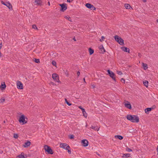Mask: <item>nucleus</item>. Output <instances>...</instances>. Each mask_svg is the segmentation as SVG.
<instances>
[{
	"mask_svg": "<svg viewBox=\"0 0 158 158\" xmlns=\"http://www.w3.org/2000/svg\"><path fill=\"white\" fill-rule=\"evenodd\" d=\"M67 146H69L66 143H60V147L61 148H62L63 149H65Z\"/></svg>",
	"mask_w": 158,
	"mask_h": 158,
	"instance_id": "nucleus-13",
	"label": "nucleus"
},
{
	"mask_svg": "<svg viewBox=\"0 0 158 158\" xmlns=\"http://www.w3.org/2000/svg\"><path fill=\"white\" fill-rule=\"evenodd\" d=\"M130 155V154L129 153H127L124 154L123 156H122V157L123 158H124L125 157L127 158V157H129Z\"/></svg>",
	"mask_w": 158,
	"mask_h": 158,
	"instance_id": "nucleus-26",
	"label": "nucleus"
},
{
	"mask_svg": "<svg viewBox=\"0 0 158 158\" xmlns=\"http://www.w3.org/2000/svg\"><path fill=\"white\" fill-rule=\"evenodd\" d=\"M142 65L144 69V70L147 69L148 68V67H147V64H146L144 63H142Z\"/></svg>",
	"mask_w": 158,
	"mask_h": 158,
	"instance_id": "nucleus-23",
	"label": "nucleus"
},
{
	"mask_svg": "<svg viewBox=\"0 0 158 158\" xmlns=\"http://www.w3.org/2000/svg\"><path fill=\"white\" fill-rule=\"evenodd\" d=\"M65 102L69 106H70L72 105V104L71 103H69L67 100V99L66 98H65Z\"/></svg>",
	"mask_w": 158,
	"mask_h": 158,
	"instance_id": "nucleus-29",
	"label": "nucleus"
},
{
	"mask_svg": "<svg viewBox=\"0 0 158 158\" xmlns=\"http://www.w3.org/2000/svg\"><path fill=\"white\" fill-rule=\"evenodd\" d=\"M3 122L5 123V121H4Z\"/></svg>",
	"mask_w": 158,
	"mask_h": 158,
	"instance_id": "nucleus-58",
	"label": "nucleus"
},
{
	"mask_svg": "<svg viewBox=\"0 0 158 158\" xmlns=\"http://www.w3.org/2000/svg\"><path fill=\"white\" fill-rule=\"evenodd\" d=\"M65 74L67 77L69 76V74L68 73H65Z\"/></svg>",
	"mask_w": 158,
	"mask_h": 158,
	"instance_id": "nucleus-49",
	"label": "nucleus"
},
{
	"mask_svg": "<svg viewBox=\"0 0 158 158\" xmlns=\"http://www.w3.org/2000/svg\"><path fill=\"white\" fill-rule=\"evenodd\" d=\"M156 106L155 105H153L152 106V107H151V108L152 109V110L155 108Z\"/></svg>",
	"mask_w": 158,
	"mask_h": 158,
	"instance_id": "nucleus-44",
	"label": "nucleus"
},
{
	"mask_svg": "<svg viewBox=\"0 0 158 158\" xmlns=\"http://www.w3.org/2000/svg\"><path fill=\"white\" fill-rule=\"evenodd\" d=\"M104 39H105V37L103 36H102V40L100 39V41L102 42V41L104 40Z\"/></svg>",
	"mask_w": 158,
	"mask_h": 158,
	"instance_id": "nucleus-42",
	"label": "nucleus"
},
{
	"mask_svg": "<svg viewBox=\"0 0 158 158\" xmlns=\"http://www.w3.org/2000/svg\"><path fill=\"white\" fill-rule=\"evenodd\" d=\"M144 2H146L147 1V0H142Z\"/></svg>",
	"mask_w": 158,
	"mask_h": 158,
	"instance_id": "nucleus-51",
	"label": "nucleus"
},
{
	"mask_svg": "<svg viewBox=\"0 0 158 158\" xmlns=\"http://www.w3.org/2000/svg\"><path fill=\"white\" fill-rule=\"evenodd\" d=\"M67 1L68 2H70V0H67Z\"/></svg>",
	"mask_w": 158,
	"mask_h": 158,
	"instance_id": "nucleus-54",
	"label": "nucleus"
},
{
	"mask_svg": "<svg viewBox=\"0 0 158 158\" xmlns=\"http://www.w3.org/2000/svg\"><path fill=\"white\" fill-rule=\"evenodd\" d=\"M44 149L45 152H47L48 154H53V151L50 146L47 145H45Z\"/></svg>",
	"mask_w": 158,
	"mask_h": 158,
	"instance_id": "nucleus-3",
	"label": "nucleus"
},
{
	"mask_svg": "<svg viewBox=\"0 0 158 158\" xmlns=\"http://www.w3.org/2000/svg\"><path fill=\"white\" fill-rule=\"evenodd\" d=\"M5 101V99L4 98H2L0 99V103H2L4 102Z\"/></svg>",
	"mask_w": 158,
	"mask_h": 158,
	"instance_id": "nucleus-32",
	"label": "nucleus"
},
{
	"mask_svg": "<svg viewBox=\"0 0 158 158\" xmlns=\"http://www.w3.org/2000/svg\"><path fill=\"white\" fill-rule=\"evenodd\" d=\"M2 44L1 43L0 44V49H1V48H2Z\"/></svg>",
	"mask_w": 158,
	"mask_h": 158,
	"instance_id": "nucleus-47",
	"label": "nucleus"
},
{
	"mask_svg": "<svg viewBox=\"0 0 158 158\" xmlns=\"http://www.w3.org/2000/svg\"><path fill=\"white\" fill-rule=\"evenodd\" d=\"M35 61L36 63H40V60L38 59H35Z\"/></svg>",
	"mask_w": 158,
	"mask_h": 158,
	"instance_id": "nucleus-34",
	"label": "nucleus"
},
{
	"mask_svg": "<svg viewBox=\"0 0 158 158\" xmlns=\"http://www.w3.org/2000/svg\"><path fill=\"white\" fill-rule=\"evenodd\" d=\"M83 80L84 83L86 84V82H85V78H83Z\"/></svg>",
	"mask_w": 158,
	"mask_h": 158,
	"instance_id": "nucleus-48",
	"label": "nucleus"
},
{
	"mask_svg": "<svg viewBox=\"0 0 158 158\" xmlns=\"http://www.w3.org/2000/svg\"><path fill=\"white\" fill-rule=\"evenodd\" d=\"M99 48L101 49V51H102V52L103 53L105 52V50L104 48L103 45H101L100 46V47Z\"/></svg>",
	"mask_w": 158,
	"mask_h": 158,
	"instance_id": "nucleus-17",
	"label": "nucleus"
},
{
	"mask_svg": "<svg viewBox=\"0 0 158 158\" xmlns=\"http://www.w3.org/2000/svg\"><path fill=\"white\" fill-rule=\"evenodd\" d=\"M143 84L144 85L147 87L148 86V82L147 81H143Z\"/></svg>",
	"mask_w": 158,
	"mask_h": 158,
	"instance_id": "nucleus-25",
	"label": "nucleus"
},
{
	"mask_svg": "<svg viewBox=\"0 0 158 158\" xmlns=\"http://www.w3.org/2000/svg\"><path fill=\"white\" fill-rule=\"evenodd\" d=\"M107 71L110 76L112 78L114 81H116V80L115 77V75L114 73L109 69L107 70Z\"/></svg>",
	"mask_w": 158,
	"mask_h": 158,
	"instance_id": "nucleus-6",
	"label": "nucleus"
},
{
	"mask_svg": "<svg viewBox=\"0 0 158 158\" xmlns=\"http://www.w3.org/2000/svg\"><path fill=\"white\" fill-rule=\"evenodd\" d=\"M17 87L19 89H23V84L21 82L18 81L17 83Z\"/></svg>",
	"mask_w": 158,
	"mask_h": 158,
	"instance_id": "nucleus-11",
	"label": "nucleus"
},
{
	"mask_svg": "<svg viewBox=\"0 0 158 158\" xmlns=\"http://www.w3.org/2000/svg\"><path fill=\"white\" fill-rule=\"evenodd\" d=\"M152 110V109L151 108H147L145 109V112L146 114H148V112L150 111H151Z\"/></svg>",
	"mask_w": 158,
	"mask_h": 158,
	"instance_id": "nucleus-18",
	"label": "nucleus"
},
{
	"mask_svg": "<svg viewBox=\"0 0 158 158\" xmlns=\"http://www.w3.org/2000/svg\"><path fill=\"white\" fill-rule=\"evenodd\" d=\"M69 138L70 139H73L74 138V135H70L69 136Z\"/></svg>",
	"mask_w": 158,
	"mask_h": 158,
	"instance_id": "nucleus-39",
	"label": "nucleus"
},
{
	"mask_svg": "<svg viewBox=\"0 0 158 158\" xmlns=\"http://www.w3.org/2000/svg\"><path fill=\"white\" fill-rule=\"evenodd\" d=\"M96 154H97V155H98V156H100V154H99L98 153V152H96Z\"/></svg>",
	"mask_w": 158,
	"mask_h": 158,
	"instance_id": "nucleus-53",
	"label": "nucleus"
},
{
	"mask_svg": "<svg viewBox=\"0 0 158 158\" xmlns=\"http://www.w3.org/2000/svg\"><path fill=\"white\" fill-rule=\"evenodd\" d=\"M49 84L50 85H55V84H54V83L53 82H51L50 83H49Z\"/></svg>",
	"mask_w": 158,
	"mask_h": 158,
	"instance_id": "nucleus-45",
	"label": "nucleus"
},
{
	"mask_svg": "<svg viewBox=\"0 0 158 158\" xmlns=\"http://www.w3.org/2000/svg\"><path fill=\"white\" fill-rule=\"evenodd\" d=\"M91 86L92 87V88L93 89H94L95 87V85L94 84L91 85Z\"/></svg>",
	"mask_w": 158,
	"mask_h": 158,
	"instance_id": "nucleus-41",
	"label": "nucleus"
},
{
	"mask_svg": "<svg viewBox=\"0 0 158 158\" xmlns=\"http://www.w3.org/2000/svg\"><path fill=\"white\" fill-rule=\"evenodd\" d=\"M87 126H88V125L87 124H86V127H87Z\"/></svg>",
	"mask_w": 158,
	"mask_h": 158,
	"instance_id": "nucleus-57",
	"label": "nucleus"
},
{
	"mask_svg": "<svg viewBox=\"0 0 158 158\" xmlns=\"http://www.w3.org/2000/svg\"><path fill=\"white\" fill-rule=\"evenodd\" d=\"M117 73L118 75H121L123 74L122 73L121 71H117Z\"/></svg>",
	"mask_w": 158,
	"mask_h": 158,
	"instance_id": "nucleus-40",
	"label": "nucleus"
},
{
	"mask_svg": "<svg viewBox=\"0 0 158 158\" xmlns=\"http://www.w3.org/2000/svg\"><path fill=\"white\" fill-rule=\"evenodd\" d=\"M127 118L133 123H138L139 121V117L136 115H127Z\"/></svg>",
	"mask_w": 158,
	"mask_h": 158,
	"instance_id": "nucleus-1",
	"label": "nucleus"
},
{
	"mask_svg": "<svg viewBox=\"0 0 158 158\" xmlns=\"http://www.w3.org/2000/svg\"><path fill=\"white\" fill-rule=\"evenodd\" d=\"M64 18L68 20L70 22H72V19H71L70 17L68 16H65L64 17Z\"/></svg>",
	"mask_w": 158,
	"mask_h": 158,
	"instance_id": "nucleus-28",
	"label": "nucleus"
},
{
	"mask_svg": "<svg viewBox=\"0 0 158 158\" xmlns=\"http://www.w3.org/2000/svg\"><path fill=\"white\" fill-rule=\"evenodd\" d=\"M27 118H26L23 114H22L19 118V122L20 123H22L23 124L26 123L27 122Z\"/></svg>",
	"mask_w": 158,
	"mask_h": 158,
	"instance_id": "nucleus-4",
	"label": "nucleus"
},
{
	"mask_svg": "<svg viewBox=\"0 0 158 158\" xmlns=\"http://www.w3.org/2000/svg\"><path fill=\"white\" fill-rule=\"evenodd\" d=\"M121 81L125 83V80L124 78H122L121 80Z\"/></svg>",
	"mask_w": 158,
	"mask_h": 158,
	"instance_id": "nucleus-43",
	"label": "nucleus"
},
{
	"mask_svg": "<svg viewBox=\"0 0 158 158\" xmlns=\"http://www.w3.org/2000/svg\"><path fill=\"white\" fill-rule=\"evenodd\" d=\"M82 143L84 147H86L88 145V142L86 139H83L82 141Z\"/></svg>",
	"mask_w": 158,
	"mask_h": 158,
	"instance_id": "nucleus-12",
	"label": "nucleus"
},
{
	"mask_svg": "<svg viewBox=\"0 0 158 158\" xmlns=\"http://www.w3.org/2000/svg\"><path fill=\"white\" fill-rule=\"evenodd\" d=\"M115 138H118L120 140H122L123 139V137L119 135H116L115 136Z\"/></svg>",
	"mask_w": 158,
	"mask_h": 158,
	"instance_id": "nucleus-21",
	"label": "nucleus"
},
{
	"mask_svg": "<svg viewBox=\"0 0 158 158\" xmlns=\"http://www.w3.org/2000/svg\"><path fill=\"white\" fill-rule=\"evenodd\" d=\"M90 128H91L92 129L95 130V131H96L97 130L98 131V127H96L93 126H91V127H90Z\"/></svg>",
	"mask_w": 158,
	"mask_h": 158,
	"instance_id": "nucleus-31",
	"label": "nucleus"
},
{
	"mask_svg": "<svg viewBox=\"0 0 158 158\" xmlns=\"http://www.w3.org/2000/svg\"><path fill=\"white\" fill-rule=\"evenodd\" d=\"M115 40L117 41L118 43L122 45H124V40L121 38L118 35H116L114 37Z\"/></svg>",
	"mask_w": 158,
	"mask_h": 158,
	"instance_id": "nucleus-2",
	"label": "nucleus"
},
{
	"mask_svg": "<svg viewBox=\"0 0 158 158\" xmlns=\"http://www.w3.org/2000/svg\"><path fill=\"white\" fill-rule=\"evenodd\" d=\"M85 6L88 8L89 9L91 10H95L96 8L94 6L92 5L87 3L85 4Z\"/></svg>",
	"mask_w": 158,
	"mask_h": 158,
	"instance_id": "nucleus-9",
	"label": "nucleus"
},
{
	"mask_svg": "<svg viewBox=\"0 0 158 158\" xmlns=\"http://www.w3.org/2000/svg\"><path fill=\"white\" fill-rule=\"evenodd\" d=\"M157 151L158 152V146L157 148Z\"/></svg>",
	"mask_w": 158,
	"mask_h": 158,
	"instance_id": "nucleus-55",
	"label": "nucleus"
},
{
	"mask_svg": "<svg viewBox=\"0 0 158 158\" xmlns=\"http://www.w3.org/2000/svg\"><path fill=\"white\" fill-rule=\"evenodd\" d=\"M32 28L34 29L38 30V28L36 27V26L35 24H34L32 25Z\"/></svg>",
	"mask_w": 158,
	"mask_h": 158,
	"instance_id": "nucleus-33",
	"label": "nucleus"
},
{
	"mask_svg": "<svg viewBox=\"0 0 158 158\" xmlns=\"http://www.w3.org/2000/svg\"><path fill=\"white\" fill-rule=\"evenodd\" d=\"M6 87V85L5 83H4V84H2L1 86H0V88L2 90L4 89H5Z\"/></svg>",
	"mask_w": 158,
	"mask_h": 158,
	"instance_id": "nucleus-20",
	"label": "nucleus"
},
{
	"mask_svg": "<svg viewBox=\"0 0 158 158\" xmlns=\"http://www.w3.org/2000/svg\"><path fill=\"white\" fill-rule=\"evenodd\" d=\"M77 74L78 76V77L80 75V72L79 71H78L77 73Z\"/></svg>",
	"mask_w": 158,
	"mask_h": 158,
	"instance_id": "nucleus-46",
	"label": "nucleus"
},
{
	"mask_svg": "<svg viewBox=\"0 0 158 158\" xmlns=\"http://www.w3.org/2000/svg\"><path fill=\"white\" fill-rule=\"evenodd\" d=\"M89 51L90 55L94 53V50L90 48H89Z\"/></svg>",
	"mask_w": 158,
	"mask_h": 158,
	"instance_id": "nucleus-22",
	"label": "nucleus"
},
{
	"mask_svg": "<svg viewBox=\"0 0 158 158\" xmlns=\"http://www.w3.org/2000/svg\"><path fill=\"white\" fill-rule=\"evenodd\" d=\"M18 135L16 134H14V137L15 139H17L18 138Z\"/></svg>",
	"mask_w": 158,
	"mask_h": 158,
	"instance_id": "nucleus-35",
	"label": "nucleus"
},
{
	"mask_svg": "<svg viewBox=\"0 0 158 158\" xmlns=\"http://www.w3.org/2000/svg\"><path fill=\"white\" fill-rule=\"evenodd\" d=\"M52 64L56 66V62L55 61H54V60H53L52 62Z\"/></svg>",
	"mask_w": 158,
	"mask_h": 158,
	"instance_id": "nucleus-36",
	"label": "nucleus"
},
{
	"mask_svg": "<svg viewBox=\"0 0 158 158\" xmlns=\"http://www.w3.org/2000/svg\"><path fill=\"white\" fill-rule=\"evenodd\" d=\"M71 1H73V0H71Z\"/></svg>",
	"mask_w": 158,
	"mask_h": 158,
	"instance_id": "nucleus-59",
	"label": "nucleus"
},
{
	"mask_svg": "<svg viewBox=\"0 0 158 158\" xmlns=\"http://www.w3.org/2000/svg\"><path fill=\"white\" fill-rule=\"evenodd\" d=\"M31 144V143L29 141H27V142H25L24 143V144L23 145V146L24 148H27L30 146Z\"/></svg>",
	"mask_w": 158,
	"mask_h": 158,
	"instance_id": "nucleus-15",
	"label": "nucleus"
},
{
	"mask_svg": "<svg viewBox=\"0 0 158 158\" xmlns=\"http://www.w3.org/2000/svg\"><path fill=\"white\" fill-rule=\"evenodd\" d=\"M70 148V147L69 146H67V147L66 148V150H68V153L69 154H70L71 153V151L70 150H69V149Z\"/></svg>",
	"mask_w": 158,
	"mask_h": 158,
	"instance_id": "nucleus-24",
	"label": "nucleus"
},
{
	"mask_svg": "<svg viewBox=\"0 0 158 158\" xmlns=\"http://www.w3.org/2000/svg\"><path fill=\"white\" fill-rule=\"evenodd\" d=\"M126 150L128 152H131L132 151V150L131 149L128 148H126Z\"/></svg>",
	"mask_w": 158,
	"mask_h": 158,
	"instance_id": "nucleus-37",
	"label": "nucleus"
},
{
	"mask_svg": "<svg viewBox=\"0 0 158 158\" xmlns=\"http://www.w3.org/2000/svg\"><path fill=\"white\" fill-rule=\"evenodd\" d=\"M82 113H83V116L86 118L87 117V114L86 111H85V110L84 111H83Z\"/></svg>",
	"mask_w": 158,
	"mask_h": 158,
	"instance_id": "nucleus-30",
	"label": "nucleus"
},
{
	"mask_svg": "<svg viewBox=\"0 0 158 158\" xmlns=\"http://www.w3.org/2000/svg\"><path fill=\"white\" fill-rule=\"evenodd\" d=\"M78 107L82 111H84L85 110V109L83 108L81 106H79Z\"/></svg>",
	"mask_w": 158,
	"mask_h": 158,
	"instance_id": "nucleus-38",
	"label": "nucleus"
},
{
	"mask_svg": "<svg viewBox=\"0 0 158 158\" xmlns=\"http://www.w3.org/2000/svg\"><path fill=\"white\" fill-rule=\"evenodd\" d=\"M59 6H61V9L60 10L64 12L67 9V7L66 6V4L64 3L62 4H59Z\"/></svg>",
	"mask_w": 158,
	"mask_h": 158,
	"instance_id": "nucleus-8",
	"label": "nucleus"
},
{
	"mask_svg": "<svg viewBox=\"0 0 158 158\" xmlns=\"http://www.w3.org/2000/svg\"><path fill=\"white\" fill-rule=\"evenodd\" d=\"M121 49L122 50L126 52H127L129 53L130 52V49L129 48L125 47H123L121 48Z\"/></svg>",
	"mask_w": 158,
	"mask_h": 158,
	"instance_id": "nucleus-14",
	"label": "nucleus"
},
{
	"mask_svg": "<svg viewBox=\"0 0 158 158\" xmlns=\"http://www.w3.org/2000/svg\"><path fill=\"white\" fill-rule=\"evenodd\" d=\"M52 78L55 81L60 82L59 79V76L58 74L56 73H53L52 75Z\"/></svg>",
	"mask_w": 158,
	"mask_h": 158,
	"instance_id": "nucleus-7",
	"label": "nucleus"
},
{
	"mask_svg": "<svg viewBox=\"0 0 158 158\" xmlns=\"http://www.w3.org/2000/svg\"><path fill=\"white\" fill-rule=\"evenodd\" d=\"M124 103V105L125 107L130 109H132L131 105L129 102L125 100Z\"/></svg>",
	"mask_w": 158,
	"mask_h": 158,
	"instance_id": "nucleus-10",
	"label": "nucleus"
},
{
	"mask_svg": "<svg viewBox=\"0 0 158 158\" xmlns=\"http://www.w3.org/2000/svg\"><path fill=\"white\" fill-rule=\"evenodd\" d=\"M124 6L126 9H129L131 7V6L129 4L127 3L124 4Z\"/></svg>",
	"mask_w": 158,
	"mask_h": 158,
	"instance_id": "nucleus-27",
	"label": "nucleus"
},
{
	"mask_svg": "<svg viewBox=\"0 0 158 158\" xmlns=\"http://www.w3.org/2000/svg\"><path fill=\"white\" fill-rule=\"evenodd\" d=\"M17 157L19 158H26L24 156V154L23 152L22 153L20 154Z\"/></svg>",
	"mask_w": 158,
	"mask_h": 158,
	"instance_id": "nucleus-19",
	"label": "nucleus"
},
{
	"mask_svg": "<svg viewBox=\"0 0 158 158\" xmlns=\"http://www.w3.org/2000/svg\"><path fill=\"white\" fill-rule=\"evenodd\" d=\"M1 2L2 4L6 6L10 10H13L12 5L9 2H5L2 1Z\"/></svg>",
	"mask_w": 158,
	"mask_h": 158,
	"instance_id": "nucleus-5",
	"label": "nucleus"
},
{
	"mask_svg": "<svg viewBox=\"0 0 158 158\" xmlns=\"http://www.w3.org/2000/svg\"><path fill=\"white\" fill-rule=\"evenodd\" d=\"M35 2L39 5H41L42 2V0H35Z\"/></svg>",
	"mask_w": 158,
	"mask_h": 158,
	"instance_id": "nucleus-16",
	"label": "nucleus"
},
{
	"mask_svg": "<svg viewBox=\"0 0 158 158\" xmlns=\"http://www.w3.org/2000/svg\"><path fill=\"white\" fill-rule=\"evenodd\" d=\"M139 55V56H140V54L139 53V55Z\"/></svg>",
	"mask_w": 158,
	"mask_h": 158,
	"instance_id": "nucleus-56",
	"label": "nucleus"
},
{
	"mask_svg": "<svg viewBox=\"0 0 158 158\" xmlns=\"http://www.w3.org/2000/svg\"><path fill=\"white\" fill-rule=\"evenodd\" d=\"M48 6H50V5L49 2H48Z\"/></svg>",
	"mask_w": 158,
	"mask_h": 158,
	"instance_id": "nucleus-52",
	"label": "nucleus"
},
{
	"mask_svg": "<svg viewBox=\"0 0 158 158\" xmlns=\"http://www.w3.org/2000/svg\"><path fill=\"white\" fill-rule=\"evenodd\" d=\"M73 40L74 41H76V39H75V37L73 38Z\"/></svg>",
	"mask_w": 158,
	"mask_h": 158,
	"instance_id": "nucleus-50",
	"label": "nucleus"
}]
</instances>
